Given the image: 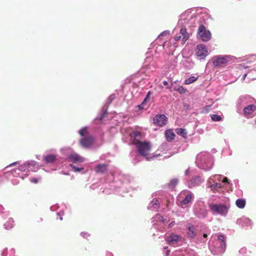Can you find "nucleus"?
Instances as JSON below:
<instances>
[{
  "label": "nucleus",
  "mask_w": 256,
  "mask_h": 256,
  "mask_svg": "<svg viewBox=\"0 0 256 256\" xmlns=\"http://www.w3.org/2000/svg\"><path fill=\"white\" fill-rule=\"evenodd\" d=\"M174 90L175 91L178 92L180 94H182L186 93V90L182 86H178L174 87Z\"/></svg>",
  "instance_id": "23"
},
{
  "label": "nucleus",
  "mask_w": 256,
  "mask_h": 256,
  "mask_svg": "<svg viewBox=\"0 0 256 256\" xmlns=\"http://www.w3.org/2000/svg\"><path fill=\"white\" fill-rule=\"evenodd\" d=\"M94 142V138L92 136L84 137L80 140V146L84 148L91 147Z\"/></svg>",
  "instance_id": "5"
},
{
  "label": "nucleus",
  "mask_w": 256,
  "mask_h": 256,
  "mask_svg": "<svg viewBox=\"0 0 256 256\" xmlns=\"http://www.w3.org/2000/svg\"><path fill=\"white\" fill-rule=\"evenodd\" d=\"M193 198V194L192 192L188 193L186 195L184 199L181 202L182 204L185 205L188 204L190 202H191Z\"/></svg>",
  "instance_id": "15"
},
{
  "label": "nucleus",
  "mask_w": 256,
  "mask_h": 256,
  "mask_svg": "<svg viewBox=\"0 0 256 256\" xmlns=\"http://www.w3.org/2000/svg\"><path fill=\"white\" fill-rule=\"evenodd\" d=\"M168 118L164 114H158L154 119V122L157 126H162L166 124Z\"/></svg>",
  "instance_id": "7"
},
{
  "label": "nucleus",
  "mask_w": 256,
  "mask_h": 256,
  "mask_svg": "<svg viewBox=\"0 0 256 256\" xmlns=\"http://www.w3.org/2000/svg\"><path fill=\"white\" fill-rule=\"evenodd\" d=\"M182 36L180 35V36H176L175 38H174V40H176V41H178L179 40H180V38H182Z\"/></svg>",
  "instance_id": "29"
},
{
  "label": "nucleus",
  "mask_w": 256,
  "mask_h": 256,
  "mask_svg": "<svg viewBox=\"0 0 256 256\" xmlns=\"http://www.w3.org/2000/svg\"><path fill=\"white\" fill-rule=\"evenodd\" d=\"M180 34L182 36V41L184 43L190 38L188 33L186 32V28L185 26H182L180 30Z\"/></svg>",
  "instance_id": "12"
},
{
  "label": "nucleus",
  "mask_w": 256,
  "mask_h": 256,
  "mask_svg": "<svg viewBox=\"0 0 256 256\" xmlns=\"http://www.w3.org/2000/svg\"><path fill=\"white\" fill-rule=\"evenodd\" d=\"M170 250H167L166 252V256H168L170 254Z\"/></svg>",
  "instance_id": "38"
},
{
  "label": "nucleus",
  "mask_w": 256,
  "mask_h": 256,
  "mask_svg": "<svg viewBox=\"0 0 256 256\" xmlns=\"http://www.w3.org/2000/svg\"><path fill=\"white\" fill-rule=\"evenodd\" d=\"M162 84L164 86H167L168 84V82L164 80L162 82Z\"/></svg>",
  "instance_id": "34"
},
{
  "label": "nucleus",
  "mask_w": 256,
  "mask_h": 256,
  "mask_svg": "<svg viewBox=\"0 0 256 256\" xmlns=\"http://www.w3.org/2000/svg\"><path fill=\"white\" fill-rule=\"evenodd\" d=\"M69 159L74 162H82L84 158L78 154H71L69 156Z\"/></svg>",
  "instance_id": "13"
},
{
  "label": "nucleus",
  "mask_w": 256,
  "mask_h": 256,
  "mask_svg": "<svg viewBox=\"0 0 256 256\" xmlns=\"http://www.w3.org/2000/svg\"><path fill=\"white\" fill-rule=\"evenodd\" d=\"M79 134L82 136H88V128L86 126L83 128L81 130H80L78 132Z\"/></svg>",
  "instance_id": "21"
},
{
  "label": "nucleus",
  "mask_w": 256,
  "mask_h": 256,
  "mask_svg": "<svg viewBox=\"0 0 256 256\" xmlns=\"http://www.w3.org/2000/svg\"><path fill=\"white\" fill-rule=\"evenodd\" d=\"M187 234L190 238H194L196 236V230L194 226L192 225L188 228Z\"/></svg>",
  "instance_id": "14"
},
{
  "label": "nucleus",
  "mask_w": 256,
  "mask_h": 256,
  "mask_svg": "<svg viewBox=\"0 0 256 256\" xmlns=\"http://www.w3.org/2000/svg\"><path fill=\"white\" fill-rule=\"evenodd\" d=\"M182 236L180 235L172 233L170 236H168L166 240L169 244H174L182 240Z\"/></svg>",
  "instance_id": "8"
},
{
  "label": "nucleus",
  "mask_w": 256,
  "mask_h": 256,
  "mask_svg": "<svg viewBox=\"0 0 256 256\" xmlns=\"http://www.w3.org/2000/svg\"><path fill=\"white\" fill-rule=\"evenodd\" d=\"M17 164H18V162H13L12 164H10L8 166H12L16 165Z\"/></svg>",
  "instance_id": "32"
},
{
  "label": "nucleus",
  "mask_w": 256,
  "mask_h": 256,
  "mask_svg": "<svg viewBox=\"0 0 256 256\" xmlns=\"http://www.w3.org/2000/svg\"><path fill=\"white\" fill-rule=\"evenodd\" d=\"M218 240L221 242L220 244L222 250H224L226 248V242L224 235L220 234L218 236Z\"/></svg>",
  "instance_id": "17"
},
{
  "label": "nucleus",
  "mask_w": 256,
  "mask_h": 256,
  "mask_svg": "<svg viewBox=\"0 0 256 256\" xmlns=\"http://www.w3.org/2000/svg\"><path fill=\"white\" fill-rule=\"evenodd\" d=\"M132 143L135 145L134 142L136 140L140 141L141 134L138 131H134L132 132L130 135Z\"/></svg>",
  "instance_id": "10"
},
{
  "label": "nucleus",
  "mask_w": 256,
  "mask_h": 256,
  "mask_svg": "<svg viewBox=\"0 0 256 256\" xmlns=\"http://www.w3.org/2000/svg\"><path fill=\"white\" fill-rule=\"evenodd\" d=\"M198 79V77L196 78L194 76H190V78H188L186 80L185 82H184V84H190L194 82L195 81H196Z\"/></svg>",
  "instance_id": "22"
},
{
  "label": "nucleus",
  "mask_w": 256,
  "mask_h": 256,
  "mask_svg": "<svg viewBox=\"0 0 256 256\" xmlns=\"http://www.w3.org/2000/svg\"><path fill=\"white\" fill-rule=\"evenodd\" d=\"M56 156L54 154L47 155L44 158V160L46 164L52 163L56 160Z\"/></svg>",
  "instance_id": "16"
},
{
  "label": "nucleus",
  "mask_w": 256,
  "mask_h": 256,
  "mask_svg": "<svg viewBox=\"0 0 256 256\" xmlns=\"http://www.w3.org/2000/svg\"><path fill=\"white\" fill-rule=\"evenodd\" d=\"M167 248H168V246H165V247L164 248V249H167Z\"/></svg>",
  "instance_id": "40"
},
{
  "label": "nucleus",
  "mask_w": 256,
  "mask_h": 256,
  "mask_svg": "<svg viewBox=\"0 0 256 256\" xmlns=\"http://www.w3.org/2000/svg\"><path fill=\"white\" fill-rule=\"evenodd\" d=\"M150 92H149L148 93V94L146 96V98L144 99V100H146V98H148V96H150Z\"/></svg>",
  "instance_id": "37"
},
{
  "label": "nucleus",
  "mask_w": 256,
  "mask_h": 256,
  "mask_svg": "<svg viewBox=\"0 0 256 256\" xmlns=\"http://www.w3.org/2000/svg\"><path fill=\"white\" fill-rule=\"evenodd\" d=\"M104 117V116L103 115L102 117V118Z\"/></svg>",
  "instance_id": "43"
},
{
  "label": "nucleus",
  "mask_w": 256,
  "mask_h": 256,
  "mask_svg": "<svg viewBox=\"0 0 256 256\" xmlns=\"http://www.w3.org/2000/svg\"><path fill=\"white\" fill-rule=\"evenodd\" d=\"M254 124H256V119L254 120Z\"/></svg>",
  "instance_id": "42"
},
{
  "label": "nucleus",
  "mask_w": 256,
  "mask_h": 256,
  "mask_svg": "<svg viewBox=\"0 0 256 256\" xmlns=\"http://www.w3.org/2000/svg\"><path fill=\"white\" fill-rule=\"evenodd\" d=\"M210 117L212 120L214 122H219L222 119L220 116H218L217 114H211Z\"/></svg>",
  "instance_id": "24"
},
{
  "label": "nucleus",
  "mask_w": 256,
  "mask_h": 256,
  "mask_svg": "<svg viewBox=\"0 0 256 256\" xmlns=\"http://www.w3.org/2000/svg\"><path fill=\"white\" fill-rule=\"evenodd\" d=\"M166 138L168 141H171L174 138L175 134L170 130H167L165 133Z\"/></svg>",
  "instance_id": "18"
},
{
  "label": "nucleus",
  "mask_w": 256,
  "mask_h": 256,
  "mask_svg": "<svg viewBox=\"0 0 256 256\" xmlns=\"http://www.w3.org/2000/svg\"><path fill=\"white\" fill-rule=\"evenodd\" d=\"M70 166L75 172H80L81 170H83V168H78L74 164H70Z\"/></svg>",
  "instance_id": "28"
},
{
  "label": "nucleus",
  "mask_w": 256,
  "mask_h": 256,
  "mask_svg": "<svg viewBox=\"0 0 256 256\" xmlns=\"http://www.w3.org/2000/svg\"><path fill=\"white\" fill-rule=\"evenodd\" d=\"M178 182V180L177 179H173L171 180L170 182L168 184V186L170 187L174 188L177 184Z\"/></svg>",
  "instance_id": "25"
},
{
  "label": "nucleus",
  "mask_w": 256,
  "mask_h": 256,
  "mask_svg": "<svg viewBox=\"0 0 256 256\" xmlns=\"http://www.w3.org/2000/svg\"><path fill=\"white\" fill-rule=\"evenodd\" d=\"M222 182H228V178H226H226H224V180H223Z\"/></svg>",
  "instance_id": "33"
},
{
  "label": "nucleus",
  "mask_w": 256,
  "mask_h": 256,
  "mask_svg": "<svg viewBox=\"0 0 256 256\" xmlns=\"http://www.w3.org/2000/svg\"><path fill=\"white\" fill-rule=\"evenodd\" d=\"M108 165L104 164H98L94 168L96 173L104 174L108 171Z\"/></svg>",
  "instance_id": "9"
},
{
  "label": "nucleus",
  "mask_w": 256,
  "mask_h": 256,
  "mask_svg": "<svg viewBox=\"0 0 256 256\" xmlns=\"http://www.w3.org/2000/svg\"><path fill=\"white\" fill-rule=\"evenodd\" d=\"M203 236H204V238H206L208 236H207V234H203Z\"/></svg>",
  "instance_id": "39"
},
{
  "label": "nucleus",
  "mask_w": 256,
  "mask_h": 256,
  "mask_svg": "<svg viewBox=\"0 0 256 256\" xmlns=\"http://www.w3.org/2000/svg\"><path fill=\"white\" fill-rule=\"evenodd\" d=\"M198 33L202 40L204 42L208 41L211 38V34L206 30L204 25H200L198 30Z\"/></svg>",
  "instance_id": "3"
},
{
  "label": "nucleus",
  "mask_w": 256,
  "mask_h": 256,
  "mask_svg": "<svg viewBox=\"0 0 256 256\" xmlns=\"http://www.w3.org/2000/svg\"><path fill=\"white\" fill-rule=\"evenodd\" d=\"M240 66H241L242 68H244V69L248 68V66H244V65H242V64H240Z\"/></svg>",
  "instance_id": "31"
},
{
  "label": "nucleus",
  "mask_w": 256,
  "mask_h": 256,
  "mask_svg": "<svg viewBox=\"0 0 256 256\" xmlns=\"http://www.w3.org/2000/svg\"><path fill=\"white\" fill-rule=\"evenodd\" d=\"M196 56L200 60L204 59L208 55V50L206 46L203 44H199L196 46Z\"/></svg>",
  "instance_id": "4"
},
{
  "label": "nucleus",
  "mask_w": 256,
  "mask_h": 256,
  "mask_svg": "<svg viewBox=\"0 0 256 256\" xmlns=\"http://www.w3.org/2000/svg\"><path fill=\"white\" fill-rule=\"evenodd\" d=\"M226 57L222 56H218L212 58V64L214 67L221 66L227 63Z\"/></svg>",
  "instance_id": "6"
},
{
  "label": "nucleus",
  "mask_w": 256,
  "mask_h": 256,
  "mask_svg": "<svg viewBox=\"0 0 256 256\" xmlns=\"http://www.w3.org/2000/svg\"><path fill=\"white\" fill-rule=\"evenodd\" d=\"M176 132L178 134L182 136L185 138H186L187 132L185 129L182 128H178L176 129Z\"/></svg>",
  "instance_id": "19"
},
{
  "label": "nucleus",
  "mask_w": 256,
  "mask_h": 256,
  "mask_svg": "<svg viewBox=\"0 0 256 256\" xmlns=\"http://www.w3.org/2000/svg\"><path fill=\"white\" fill-rule=\"evenodd\" d=\"M200 178L198 176V177H196L193 179H192L190 182L188 183V186L189 187H192V184L193 182H196V181H199L200 180Z\"/></svg>",
  "instance_id": "27"
},
{
  "label": "nucleus",
  "mask_w": 256,
  "mask_h": 256,
  "mask_svg": "<svg viewBox=\"0 0 256 256\" xmlns=\"http://www.w3.org/2000/svg\"><path fill=\"white\" fill-rule=\"evenodd\" d=\"M236 206L240 208H243L246 206V200L244 199H238L236 202Z\"/></svg>",
  "instance_id": "20"
},
{
  "label": "nucleus",
  "mask_w": 256,
  "mask_h": 256,
  "mask_svg": "<svg viewBox=\"0 0 256 256\" xmlns=\"http://www.w3.org/2000/svg\"><path fill=\"white\" fill-rule=\"evenodd\" d=\"M218 184H216V187H218Z\"/></svg>",
  "instance_id": "41"
},
{
  "label": "nucleus",
  "mask_w": 256,
  "mask_h": 256,
  "mask_svg": "<svg viewBox=\"0 0 256 256\" xmlns=\"http://www.w3.org/2000/svg\"><path fill=\"white\" fill-rule=\"evenodd\" d=\"M209 208L214 214L226 216L228 212L230 206L222 204H213L209 205Z\"/></svg>",
  "instance_id": "1"
},
{
  "label": "nucleus",
  "mask_w": 256,
  "mask_h": 256,
  "mask_svg": "<svg viewBox=\"0 0 256 256\" xmlns=\"http://www.w3.org/2000/svg\"><path fill=\"white\" fill-rule=\"evenodd\" d=\"M152 204L154 209H157L158 208V201L156 199H153L152 202Z\"/></svg>",
  "instance_id": "26"
},
{
  "label": "nucleus",
  "mask_w": 256,
  "mask_h": 256,
  "mask_svg": "<svg viewBox=\"0 0 256 256\" xmlns=\"http://www.w3.org/2000/svg\"><path fill=\"white\" fill-rule=\"evenodd\" d=\"M138 152L142 156H146L148 155L150 150V144L148 142L136 140L134 142Z\"/></svg>",
  "instance_id": "2"
},
{
  "label": "nucleus",
  "mask_w": 256,
  "mask_h": 256,
  "mask_svg": "<svg viewBox=\"0 0 256 256\" xmlns=\"http://www.w3.org/2000/svg\"><path fill=\"white\" fill-rule=\"evenodd\" d=\"M246 76H247V74H245L243 76L242 78V80H245V78H246Z\"/></svg>",
  "instance_id": "35"
},
{
  "label": "nucleus",
  "mask_w": 256,
  "mask_h": 256,
  "mask_svg": "<svg viewBox=\"0 0 256 256\" xmlns=\"http://www.w3.org/2000/svg\"><path fill=\"white\" fill-rule=\"evenodd\" d=\"M174 222H172L169 224V227H171V226H174Z\"/></svg>",
  "instance_id": "36"
},
{
  "label": "nucleus",
  "mask_w": 256,
  "mask_h": 256,
  "mask_svg": "<svg viewBox=\"0 0 256 256\" xmlns=\"http://www.w3.org/2000/svg\"><path fill=\"white\" fill-rule=\"evenodd\" d=\"M256 110V106L254 104H250L244 108L243 112L246 116L252 114Z\"/></svg>",
  "instance_id": "11"
},
{
  "label": "nucleus",
  "mask_w": 256,
  "mask_h": 256,
  "mask_svg": "<svg viewBox=\"0 0 256 256\" xmlns=\"http://www.w3.org/2000/svg\"><path fill=\"white\" fill-rule=\"evenodd\" d=\"M31 182L33 183L37 184L38 182V179L34 178L31 180Z\"/></svg>",
  "instance_id": "30"
}]
</instances>
